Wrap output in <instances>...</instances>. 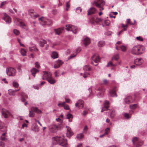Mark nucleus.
<instances>
[{"label":"nucleus","mask_w":147,"mask_h":147,"mask_svg":"<svg viewBox=\"0 0 147 147\" xmlns=\"http://www.w3.org/2000/svg\"><path fill=\"white\" fill-rule=\"evenodd\" d=\"M145 51V48L144 47L138 45L134 46L131 49V53L135 55H139L143 53Z\"/></svg>","instance_id":"1"},{"label":"nucleus","mask_w":147,"mask_h":147,"mask_svg":"<svg viewBox=\"0 0 147 147\" xmlns=\"http://www.w3.org/2000/svg\"><path fill=\"white\" fill-rule=\"evenodd\" d=\"M105 1L103 0H95L94 4L98 8H99V10L102 11L104 9L103 6L105 5Z\"/></svg>","instance_id":"2"},{"label":"nucleus","mask_w":147,"mask_h":147,"mask_svg":"<svg viewBox=\"0 0 147 147\" xmlns=\"http://www.w3.org/2000/svg\"><path fill=\"white\" fill-rule=\"evenodd\" d=\"M13 21L16 25L20 26L22 28L26 30L28 29L27 26L21 20L14 18H13Z\"/></svg>","instance_id":"3"},{"label":"nucleus","mask_w":147,"mask_h":147,"mask_svg":"<svg viewBox=\"0 0 147 147\" xmlns=\"http://www.w3.org/2000/svg\"><path fill=\"white\" fill-rule=\"evenodd\" d=\"M53 138L56 142H57L59 145L63 146H65L67 144L66 140L63 139L60 137H56Z\"/></svg>","instance_id":"4"},{"label":"nucleus","mask_w":147,"mask_h":147,"mask_svg":"<svg viewBox=\"0 0 147 147\" xmlns=\"http://www.w3.org/2000/svg\"><path fill=\"white\" fill-rule=\"evenodd\" d=\"M31 111H29V116L30 117H33L34 116L35 113L34 112L38 113H41V111L36 107H31Z\"/></svg>","instance_id":"5"},{"label":"nucleus","mask_w":147,"mask_h":147,"mask_svg":"<svg viewBox=\"0 0 147 147\" xmlns=\"http://www.w3.org/2000/svg\"><path fill=\"white\" fill-rule=\"evenodd\" d=\"M16 70L14 68L8 67L6 69L7 74L9 76H14L16 74Z\"/></svg>","instance_id":"6"},{"label":"nucleus","mask_w":147,"mask_h":147,"mask_svg":"<svg viewBox=\"0 0 147 147\" xmlns=\"http://www.w3.org/2000/svg\"><path fill=\"white\" fill-rule=\"evenodd\" d=\"M132 142L134 146L138 147L141 146L143 144V142L140 140L137 137L134 138L132 140Z\"/></svg>","instance_id":"7"},{"label":"nucleus","mask_w":147,"mask_h":147,"mask_svg":"<svg viewBox=\"0 0 147 147\" xmlns=\"http://www.w3.org/2000/svg\"><path fill=\"white\" fill-rule=\"evenodd\" d=\"M66 29L67 30L72 31L75 34L76 33L78 30L77 27L70 25H66Z\"/></svg>","instance_id":"8"},{"label":"nucleus","mask_w":147,"mask_h":147,"mask_svg":"<svg viewBox=\"0 0 147 147\" xmlns=\"http://www.w3.org/2000/svg\"><path fill=\"white\" fill-rule=\"evenodd\" d=\"M100 58L97 54L94 55L92 57V63L95 66L97 65V63L99 61Z\"/></svg>","instance_id":"9"},{"label":"nucleus","mask_w":147,"mask_h":147,"mask_svg":"<svg viewBox=\"0 0 147 147\" xmlns=\"http://www.w3.org/2000/svg\"><path fill=\"white\" fill-rule=\"evenodd\" d=\"M39 20L41 21V23L43 25H50L52 23V22L50 20L46 19L43 17L39 18Z\"/></svg>","instance_id":"10"},{"label":"nucleus","mask_w":147,"mask_h":147,"mask_svg":"<svg viewBox=\"0 0 147 147\" xmlns=\"http://www.w3.org/2000/svg\"><path fill=\"white\" fill-rule=\"evenodd\" d=\"M2 113L3 116L5 118H7L11 116L10 113L5 109H2Z\"/></svg>","instance_id":"11"},{"label":"nucleus","mask_w":147,"mask_h":147,"mask_svg":"<svg viewBox=\"0 0 147 147\" xmlns=\"http://www.w3.org/2000/svg\"><path fill=\"white\" fill-rule=\"evenodd\" d=\"M43 75L42 79L43 80L45 79L47 80L52 76L51 74L49 72H43Z\"/></svg>","instance_id":"12"},{"label":"nucleus","mask_w":147,"mask_h":147,"mask_svg":"<svg viewBox=\"0 0 147 147\" xmlns=\"http://www.w3.org/2000/svg\"><path fill=\"white\" fill-rule=\"evenodd\" d=\"M105 91V89L102 87H100L97 90L96 92L97 94L100 96H102L103 95Z\"/></svg>","instance_id":"13"},{"label":"nucleus","mask_w":147,"mask_h":147,"mask_svg":"<svg viewBox=\"0 0 147 147\" xmlns=\"http://www.w3.org/2000/svg\"><path fill=\"white\" fill-rule=\"evenodd\" d=\"M58 127L56 125H51L49 127V130L53 133L56 132L58 130Z\"/></svg>","instance_id":"14"},{"label":"nucleus","mask_w":147,"mask_h":147,"mask_svg":"<svg viewBox=\"0 0 147 147\" xmlns=\"http://www.w3.org/2000/svg\"><path fill=\"white\" fill-rule=\"evenodd\" d=\"M84 104V101L82 100H79L76 104L75 105L76 107H78L79 109H82L83 107Z\"/></svg>","instance_id":"15"},{"label":"nucleus","mask_w":147,"mask_h":147,"mask_svg":"<svg viewBox=\"0 0 147 147\" xmlns=\"http://www.w3.org/2000/svg\"><path fill=\"white\" fill-rule=\"evenodd\" d=\"M144 62L143 59L141 58L136 59L134 61V63L136 65H141Z\"/></svg>","instance_id":"16"},{"label":"nucleus","mask_w":147,"mask_h":147,"mask_svg":"<svg viewBox=\"0 0 147 147\" xmlns=\"http://www.w3.org/2000/svg\"><path fill=\"white\" fill-rule=\"evenodd\" d=\"M3 19L5 20L7 23L9 24L11 22V18L6 14H4Z\"/></svg>","instance_id":"17"},{"label":"nucleus","mask_w":147,"mask_h":147,"mask_svg":"<svg viewBox=\"0 0 147 147\" xmlns=\"http://www.w3.org/2000/svg\"><path fill=\"white\" fill-rule=\"evenodd\" d=\"M117 87H114L113 89L110 92V94L112 97L117 96L116 92L117 91Z\"/></svg>","instance_id":"18"},{"label":"nucleus","mask_w":147,"mask_h":147,"mask_svg":"<svg viewBox=\"0 0 147 147\" xmlns=\"http://www.w3.org/2000/svg\"><path fill=\"white\" fill-rule=\"evenodd\" d=\"M63 63V62L61 60H58L55 62L54 65V67L55 68H57L59 67Z\"/></svg>","instance_id":"19"},{"label":"nucleus","mask_w":147,"mask_h":147,"mask_svg":"<svg viewBox=\"0 0 147 147\" xmlns=\"http://www.w3.org/2000/svg\"><path fill=\"white\" fill-rule=\"evenodd\" d=\"M125 102L127 104H129L133 102V100L131 96H128L125 99Z\"/></svg>","instance_id":"20"},{"label":"nucleus","mask_w":147,"mask_h":147,"mask_svg":"<svg viewBox=\"0 0 147 147\" xmlns=\"http://www.w3.org/2000/svg\"><path fill=\"white\" fill-rule=\"evenodd\" d=\"M66 128H67L66 136L67 137H69L73 135V132L70 127L67 126Z\"/></svg>","instance_id":"21"},{"label":"nucleus","mask_w":147,"mask_h":147,"mask_svg":"<svg viewBox=\"0 0 147 147\" xmlns=\"http://www.w3.org/2000/svg\"><path fill=\"white\" fill-rule=\"evenodd\" d=\"M96 11V9L94 7L90 8L88 11V15H89L95 13Z\"/></svg>","instance_id":"22"},{"label":"nucleus","mask_w":147,"mask_h":147,"mask_svg":"<svg viewBox=\"0 0 147 147\" xmlns=\"http://www.w3.org/2000/svg\"><path fill=\"white\" fill-rule=\"evenodd\" d=\"M109 105V102L108 101H106L105 103L104 107H103L101 110V112L107 110L108 109Z\"/></svg>","instance_id":"23"},{"label":"nucleus","mask_w":147,"mask_h":147,"mask_svg":"<svg viewBox=\"0 0 147 147\" xmlns=\"http://www.w3.org/2000/svg\"><path fill=\"white\" fill-rule=\"evenodd\" d=\"M20 89V88L17 90H14L12 89H9L8 90L9 94L10 95L15 96V92L18 91Z\"/></svg>","instance_id":"24"},{"label":"nucleus","mask_w":147,"mask_h":147,"mask_svg":"<svg viewBox=\"0 0 147 147\" xmlns=\"http://www.w3.org/2000/svg\"><path fill=\"white\" fill-rule=\"evenodd\" d=\"M65 102H63L62 103H59L58 105L59 107H64V108L66 110L69 109V107L68 105L65 104Z\"/></svg>","instance_id":"25"},{"label":"nucleus","mask_w":147,"mask_h":147,"mask_svg":"<svg viewBox=\"0 0 147 147\" xmlns=\"http://www.w3.org/2000/svg\"><path fill=\"white\" fill-rule=\"evenodd\" d=\"M116 49L117 50H119L120 49L121 51H125L126 49V47L122 45L120 47H119L117 45H116Z\"/></svg>","instance_id":"26"},{"label":"nucleus","mask_w":147,"mask_h":147,"mask_svg":"<svg viewBox=\"0 0 147 147\" xmlns=\"http://www.w3.org/2000/svg\"><path fill=\"white\" fill-rule=\"evenodd\" d=\"M90 40L89 38H86L84 39L83 43L85 46H86L90 43Z\"/></svg>","instance_id":"27"},{"label":"nucleus","mask_w":147,"mask_h":147,"mask_svg":"<svg viewBox=\"0 0 147 147\" xmlns=\"http://www.w3.org/2000/svg\"><path fill=\"white\" fill-rule=\"evenodd\" d=\"M34 10L32 9H30L29 11V15L32 17L36 18L38 16L37 15H36L35 13H34Z\"/></svg>","instance_id":"28"},{"label":"nucleus","mask_w":147,"mask_h":147,"mask_svg":"<svg viewBox=\"0 0 147 147\" xmlns=\"http://www.w3.org/2000/svg\"><path fill=\"white\" fill-rule=\"evenodd\" d=\"M47 80L51 84H53L56 82L55 80L52 76Z\"/></svg>","instance_id":"29"},{"label":"nucleus","mask_w":147,"mask_h":147,"mask_svg":"<svg viewBox=\"0 0 147 147\" xmlns=\"http://www.w3.org/2000/svg\"><path fill=\"white\" fill-rule=\"evenodd\" d=\"M64 29V27H62L61 28H58L57 29L55 30V33L57 34H59L62 32V31Z\"/></svg>","instance_id":"30"},{"label":"nucleus","mask_w":147,"mask_h":147,"mask_svg":"<svg viewBox=\"0 0 147 147\" xmlns=\"http://www.w3.org/2000/svg\"><path fill=\"white\" fill-rule=\"evenodd\" d=\"M31 71L32 75L35 77L36 74L37 72H38L39 71V70L35 68H33L31 69Z\"/></svg>","instance_id":"31"},{"label":"nucleus","mask_w":147,"mask_h":147,"mask_svg":"<svg viewBox=\"0 0 147 147\" xmlns=\"http://www.w3.org/2000/svg\"><path fill=\"white\" fill-rule=\"evenodd\" d=\"M21 95L22 97V101L24 102L25 101V98H27L28 96L24 93H22Z\"/></svg>","instance_id":"32"},{"label":"nucleus","mask_w":147,"mask_h":147,"mask_svg":"<svg viewBox=\"0 0 147 147\" xmlns=\"http://www.w3.org/2000/svg\"><path fill=\"white\" fill-rule=\"evenodd\" d=\"M73 118V115L72 114L69 113L68 114L67 116V118L69 119V122H71L72 120V119Z\"/></svg>","instance_id":"33"},{"label":"nucleus","mask_w":147,"mask_h":147,"mask_svg":"<svg viewBox=\"0 0 147 147\" xmlns=\"http://www.w3.org/2000/svg\"><path fill=\"white\" fill-rule=\"evenodd\" d=\"M58 54L56 52H53L52 53L51 57L53 59H55L58 57Z\"/></svg>","instance_id":"34"},{"label":"nucleus","mask_w":147,"mask_h":147,"mask_svg":"<svg viewBox=\"0 0 147 147\" xmlns=\"http://www.w3.org/2000/svg\"><path fill=\"white\" fill-rule=\"evenodd\" d=\"M83 69L85 71H90L91 69L90 67L88 65H85Z\"/></svg>","instance_id":"35"},{"label":"nucleus","mask_w":147,"mask_h":147,"mask_svg":"<svg viewBox=\"0 0 147 147\" xmlns=\"http://www.w3.org/2000/svg\"><path fill=\"white\" fill-rule=\"evenodd\" d=\"M46 43V41L44 40H41L39 42L40 45L41 47H43Z\"/></svg>","instance_id":"36"},{"label":"nucleus","mask_w":147,"mask_h":147,"mask_svg":"<svg viewBox=\"0 0 147 147\" xmlns=\"http://www.w3.org/2000/svg\"><path fill=\"white\" fill-rule=\"evenodd\" d=\"M29 50L31 51H38V49H37L36 47V46H34L32 47H30L29 48Z\"/></svg>","instance_id":"37"},{"label":"nucleus","mask_w":147,"mask_h":147,"mask_svg":"<svg viewBox=\"0 0 147 147\" xmlns=\"http://www.w3.org/2000/svg\"><path fill=\"white\" fill-rule=\"evenodd\" d=\"M96 19V17H91L90 19V22L92 24H94L95 23V19Z\"/></svg>","instance_id":"38"},{"label":"nucleus","mask_w":147,"mask_h":147,"mask_svg":"<svg viewBox=\"0 0 147 147\" xmlns=\"http://www.w3.org/2000/svg\"><path fill=\"white\" fill-rule=\"evenodd\" d=\"M137 104H134L131 105L129 106V108L132 109H135L137 107Z\"/></svg>","instance_id":"39"},{"label":"nucleus","mask_w":147,"mask_h":147,"mask_svg":"<svg viewBox=\"0 0 147 147\" xmlns=\"http://www.w3.org/2000/svg\"><path fill=\"white\" fill-rule=\"evenodd\" d=\"M104 42L103 41H100L98 43V46L100 47H102L104 46Z\"/></svg>","instance_id":"40"},{"label":"nucleus","mask_w":147,"mask_h":147,"mask_svg":"<svg viewBox=\"0 0 147 147\" xmlns=\"http://www.w3.org/2000/svg\"><path fill=\"white\" fill-rule=\"evenodd\" d=\"M80 74L81 75L83 76V77L85 78L88 77V76L90 75L89 74L88 72H85L84 74L81 73Z\"/></svg>","instance_id":"41"},{"label":"nucleus","mask_w":147,"mask_h":147,"mask_svg":"<svg viewBox=\"0 0 147 147\" xmlns=\"http://www.w3.org/2000/svg\"><path fill=\"white\" fill-rule=\"evenodd\" d=\"M119 58V55L118 54H117L116 55H114L112 57V59L113 60L114 59L115 60H117Z\"/></svg>","instance_id":"42"},{"label":"nucleus","mask_w":147,"mask_h":147,"mask_svg":"<svg viewBox=\"0 0 147 147\" xmlns=\"http://www.w3.org/2000/svg\"><path fill=\"white\" fill-rule=\"evenodd\" d=\"M13 86L16 88H18L19 86V84L18 83L16 82H14L13 83Z\"/></svg>","instance_id":"43"},{"label":"nucleus","mask_w":147,"mask_h":147,"mask_svg":"<svg viewBox=\"0 0 147 147\" xmlns=\"http://www.w3.org/2000/svg\"><path fill=\"white\" fill-rule=\"evenodd\" d=\"M21 53L23 56L26 55V51L24 49H21Z\"/></svg>","instance_id":"44"},{"label":"nucleus","mask_w":147,"mask_h":147,"mask_svg":"<svg viewBox=\"0 0 147 147\" xmlns=\"http://www.w3.org/2000/svg\"><path fill=\"white\" fill-rule=\"evenodd\" d=\"M83 136L84 135L83 134H78L77 136V138L78 139H80L83 138Z\"/></svg>","instance_id":"45"},{"label":"nucleus","mask_w":147,"mask_h":147,"mask_svg":"<svg viewBox=\"0 0 147 147\" xmlns=\"http://www.w3.org/2000/svg\"><path fill=\"white\" fill-rule=\"evenodd\" d=\"M117 64H113L111 62H110L108 63L107 65V66H111L115 67L117 65Z\"/></svg>","instance_id":"46"},{"label":"nucleus","mask_w":147,"mask_h":147,"mask_svg":"<svg viewBox=\"0 0 147 147\" xmlns=\"http://www.w3.org/2000/svg\"><path fill=\"white\" fill-rule=\"evenodd\" d=\"M115 115V111L114 110H113L110 116L111 117H113Z\"/></svg>","instance_id":"47"},{"label":"nucleus","mask_w":147,"mask_h":147,"mask_svg":"<svg viewBox=\"0 0 147 147\" xmlns=\"http://www.w3.org/2000/svg\"><path fill=\"white\" fill-rule=\"evenodd\" d=\"M13 33L16 35H18L20 34V32L19 30L16 29H15L13 30Z\"/></svg>","instance_id":"48"},{"label":"nucleus","mask_w":147,"mask_h":147,"mask_svg":"<svg viewBox=\"0 0 147 147\" xmlns=\"http://www.w3.org/2000/svg\"><path fill=\"white\" fill-rule=\"evenodd\" d=\"M123 28V29L121 31H120L118 33L119 36L121 33H122L123 31V30L126 31L127 30V28H126L125 27H122Z\"/></svg>","instance_id":"49"},{"label":"nucleus","mask_w":147,"mask_h":147,"mask_svg":"<svg viewBox=\"0 0 147 147\" xmlns=\"http://www.w3.org/2000/svg\"><path fill=\"white\" fill-rule=\"evenodd\" d=\"M5 133H3L1 137V139L2 140H5L6 139V138L5 137Z\"/></svg>","instance_id":"50"},{"label":"nucleus","mask_w":147,"mask_h":147,"mask_svg":"<svg viewBox=\"0 0 147 147\" xmlns=\"http://www.w3.org/2000/svg\"><path fill=\"white\" fill-rule=\"evenodd\" d=\"M127 24H129L130 25H133L134 24L133 23L131 22V20L130 19H127Z\"/></svg>","instance_id":"51"},{"label":"nucleus","mask_w":147,"mask_h":147,"mask_svg":"<svg viewBox=\"0 0 147 147\" xmlns=\"http://www.w3.org/2000/svg\"><path fill=\"white\" fill-rule=\"evenodd\" d=\"M110 23V21L108 20H105V23L106 26H108L109 25Z\"/></svg>","instance_id":"52"},{"label":"nucleus","mask_w":147,"mask_h":147,"mask_svg":"<svg viewBox=\"0 0 147 147\" xmlns=\"http://www.w3.org/2000/svg\"><path fill=\"white\" fill-rule=\"evenodd\" d=\"M124 116L127 119H129L130 118L131 116L129 115L128 114L125 113L124 114Z\"/></svg>","instance_id":"53"},{"label":"nucleus","mask_w":147,"mask_h":147,"mask_svg":"<svg viewBox=\"0 0 147 147\" xmlns=\"http://www.w3.org/2000/svg\"><path fill=\"white\" fill-rule=\"evenodd\" d=\"M110 130V128H107L105 129V134H107L109 132Z\"/></svg>","instance_id":"54"},{"label":"nucleus","mask_w":147,"mask_h":147,"mask_svg":"<svg viewBox=\"0 0 147 147\" xmlns=\"http://www.w3.org/2000/svg\"><path fill=\"white\" fill-rule=\"evenodd\" d=\"M136 38L138 40L141 41H142L143 40V38L141 37L140 36H138L136 37Z\"/></svg>","instance_id":"55"},{"label":"nucleus","mask_w":147,"mask_h":147,"mask_svg":"<svg viewBox=\"0 0 147 147\" xmlns=\"http://www.w3.org/2000/svg\"><path fill=\"white\" fill-rule=\"evenodd\" d=\"M88 109L87 110H86L84 111H83V112L82 113V115L83 116H85L86 115H87L88 113Z\"/></svg>","instance_id":"56"},{"label":"nucleus","mask_w":147,"mask_h":147,"mask_svg":"<svg viewBox=\"0 0 147 147\" xmlns=\"http://www.w3.org/2000/svg\"><path fill=\"white\" fill-rule=\"evenodd\" d=\"M70 7V4H69V2H67L66 3V7L67 8L66 10L67 11H68L69 9V8Z\"/></svg>","instance_id":"57"},{"label":"nucleus","mask_w":147,"mask_h":147,"mask_svg":"<svg viewBox=\"0 0 147 147\" xmlns=\"http://www.w3.org/2000/svg\"><path fill=\"white\" fill-rule=\"evenodd\" d=\"M82 10V8L80 7H78L76 9V11L77 12L79 13V12H81Z\"/></svg>","instance_id":"58"},{"label":"nucleus","mask_w":147,"mask_h":147,"mask_svg":"<svg viewBox=\"0 0 147 147\" xmlns=\"http://www.w3.org/2000/svg\"><path fill=\"white\" fill-rule=\"evenodd\" d=\"M35 67L37 68H39L40 66L39 65V63L38 62H36L35 63Z\"/></svg>","instance_id":"59"},{"label":"nucleus","mask_w":147,"mask_h":147,"mask_svg":"<svg viewBox=\"0 0 147 147\" xmlns=\"http://www.w3.org/2000/svg\"><path fill=\"white\" fill-rule=\"evenodd\" d=\"M101 20L100 19L96 17V19H95V23H97L98 22L100 21Z\"/></svg>","instance_id":"60"},{"label":"nucleus","mask_w":147,"mask_h":147,"mask_svg":"<svg viewBox=\"0 0 147 147\" xmlns=\"http://www.w3.org/2000/svg\"><path fill=\"white\" fill-rule=\"evenodd\" d=\"M7 3V2L6 1H5L2 2L1 5L0 7H3V5H4L5 4Z\"/></svg>","instance_id":"61"},{"label":"nucleus","mask_w":147,"mask_h":147,"mask_svg":"<svg viewBox=\"0 0 147 147\" xmlns=\"http://www.w3.org/2000/svg\"><path fill=\"white\" fill-rule=\"evenodd\" d=\"M4 144L3 142H0V147H4Z\"/></svg>","instance_id":"62"},{"label":"nucleus","mask_w":147,"mask_h":147,"mask_svg":"<svg viewBox=\"0 0 147 147\" xmlns=\"http://www.w3.org/2000/svg\"><path fill=\"white\" fill-rule=\"evenodd\" d=\"M108 83V81L106 80H104L103 81V83L104 84L106 85Z\"/></svg>","instance_id":"63"},{"label":"nucleus","mask_w":147,"mask_h":147,"mask_svg":"<svg viewBox=\"0 0 147 147\" xmlns=\"http://www.w3.org/2000/svg\"><path fill=\"white\" fill-rule=\"evenodd\" d=\"M56 120L57 121L59 122L60 123H62V121L59 118L56 119Z\"/></svg>","instance_id":"64"}]
</instances>
